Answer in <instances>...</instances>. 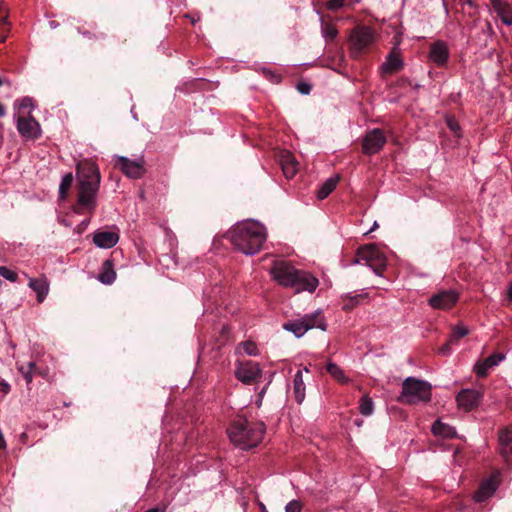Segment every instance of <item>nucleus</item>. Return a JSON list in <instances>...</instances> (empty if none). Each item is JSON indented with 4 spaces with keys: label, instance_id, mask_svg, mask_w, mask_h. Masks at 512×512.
<instances>
[{
    "label": "nucleus",
    "instance_id": "f3484780",
    "mask_svg": "<svg viewBox=\"0 0 512 512\" xmlns=\"http://www.w3.org/2000/svg\"><path fill=\"white\" fill-rule=\"evenodd\" d=\"M402 68L403 61L400 55V51L394 47L387 55L386 61L382 64L381 69L386 74H393L400 71Z\"/></svg>",
    "mask_w": 512,
    "mask_h": 512
},
{
    "label": "nucleus",
    "instance_id": "c756f323",
    "mask_svg": "<svg viewBox=\"0 0 512 512\" xmlns=\"http://www.w3.org/2000/svg\"><path fill=\"white\" fill-rule=\"evenodd\" d=\"M367 294H355L353 296H345L342 300V309L345 311L352 310L360 301L366 299Z\"/></svg>",
    "mask_w": 512,
    "mask_h": 512
},
{
    "label": "nucleus",
    "instance_id": "72a5a7b5",
    "mask_svg": "<svg viewBox=\"0 0 512 512\" xmlns=\"http://www.w3.org/2000/svg\"><path fill=\"white\" fill-rule=\"evenodd\" d=\"M18 370L26 380L27 384H30L33 380V374L36 372V365L34 362H29L27 366L18 365Z\"/></svg>",
    "mask_w": 512,
    "mask_h": 512
},
{
    "label": "nucleus",
    "instance_id": "39448f33",
    "mask_svg": "<svg viewBox=\"0 0 512 512\" xmlns=\"http://www.w3.org/2000/svg\"><path fill=\"white\" fill-rule=\"evenodd\" d=\"M431 385L414 377H407L402 383V393L398 400L406 404L429 402L431 399Z\"/></svg>",
    "mask_w": 512,
    "mask_h": 512
},
{
    "label": "nucleus",
    "instance_id": "c9c22d12",
    "mask_svg": "<svg viewBox=\"0 0 512 512\" xmlns=\"http://www.w3.org/2000/svg\"><path fill=\"white\" fill-rule=\"evenodd\" d=\"M0 276L11 282H16L18 279V274L15 271L10 270L6 266H0Z\"/></svg>",
    "mask_w": 512,
    "mask_h": 512
},
{
    "label": "nucleus",
    "instance_id": "bb28decb",
    "mask_svg": "<svg viewBox=\"0 0 512 512\" xmlns=\"http://www.w3.org/2000/svg\"><path fill=\"white\" fill-rule=\"evenodd\" d=\"M432 432L434 435L447 437V438L453 437L456 434V431L452 426L445 424V423L441 422L440 420H437L432 425Z\"/></svg>",
    "mask_w": 512,
    "mask_h": 512
},
{
    "label": "nucleus",
    "instance_id": "f257e3e1",
    "mask_svg": "<svg viewBox=\"0 0 512 512\" xmlns=\"http://www.w3.org/2000/svg\"><path fill=\"white\" fill-rule=\"evenodd\" d=\"M78 199L74 211L83 214L93 212L96 207V194L100 185V171L94 162L84 160L77 164Z\"/></svg>",
    "mask_w": 512,
    "mask_h": 512
},
{
    "label": "nucleus",
    "instance_id": "8fccbe9b",
    "mask_svg": "<svg viewBox=\"0 0 512 512\" xmlns=\"http://www.w3.org/2000/svg\"><path fill=\"white\" fill-rule=\"evenodd\" d=\"M466 3H467L470 7H472V8H475V7H476V4H475L474 0H466Z\"/></svg>",
    "mask_w": 512,
    "mask_h": 512
},
{
    "label": "nucleus",
    "instance_id": "f8f14e48",
    "mask_svg": "<svg viewBox=\"0 0 512 512\" xmlns=\"http://www.w3.org/2000/svg\"><path fill=\"white\" fill-rule=\"evenodd\" d=\"M17 129L26 138L37 139L40 136V125L32 116H18Z\"/></svg>",
    "mask_w": 512,
    "mask_h": 512
},
{
    "label": "nucleus",
    "instance_id": "de8ad7c7",
    "mask_svg": "<svg viewBox=\"0 0 512 512\" xmlns=\"http://www.w3.org/2000/svg\"><path fill=\"white\" fill-rule=\"evenodd\" d=\"M6 113L4 105L0 103V117H3Z\"/></svg>",
    "mask_w": 512,
    "mask_h": 512
},
{
    "label": "nucleus",
    "instance_id": "a18cd8bd",
    "mask_svg": "<svg viewBox=\"0 0 512 512\" xmlns=\"http://www.w3.org/2000/svg\"><path fill=\"white\" fill-rule=\"evenodd\" d=\"M300 320L306 321V320H316L315 315H305Z\"/></svg>",
    "mask_w": 512,
    "mask_h": 512
},
{
    "label": "nucleus",
    "instance_id": "ddd939ff",
    "mask_svg": "<svg viewBox=\"0 0 512 512\" xmlns=\"http://www.w3.org/2000/svg\"><path fill=\"white\" fill-rule=\"evenodd\" d=\"M119 241L118 230H97L93 235V243L104 249L114 247Z\"/></svg>",
    "mask_w": 512,
    "mask_h": 512
},
{
    "label": "nucleus",
    "instance_id": "dca6fc26",
    "mask_svg": "<svg viewBox=\"0 0 512 512\" xmlns=\"http://www.w3.org/2000/svg\"><path fill=\"white\" fill-rule=\"evenodd\" d=\"M429 58L437 66L445 65L449 58L447 45L443 41L434 42L430 47Z\"/></svg>",
    "mask_w": 512,
    "mask_h": 512
},
{
    "label": "nucleus",
    "instance_id": "e433bc0d",
    "mask_svg": "<svg viewBox=\"0 0 512 512\" xmlns=\"http://www.w3.org/2000/svg\"><path fill=\"white\" fill-rule=\"evenodd\" d=\"M32 107H33V102H32V99L29 97L23 98L19 103V110L21 113L30 114Z\"/></svg>",
    "mask_w": 512,
    "mask_h": 512
},
{
    "label": "nucleus",
    "instance_id": "3c124183",
    "mask_svg": "<svg viewBox=\"0 0 512 512\" xmlns=\"http://www.w3.org/2000/svg\"><path fill=\"white\" fill-rule=\"evenodd\" d=\"M228 331H229L228 325H223V327L221 329L222 334L228 333Z\"/></svg>",
    "mask_w": 512,
    "mask_h": 512
},
{
    "label": "nucleus",
    "instance_id": "a211bd4d",
    "mask_svg": "<svg viewBox=\"0 0 512 512\" xmlns=\"http://www.w3.org/2000/svg\"><path fill=\"white\" fill-rule=\"evenodd\" d=\"M491 6L505 25H512V5L510 3L505 0H491Z\"/></svg>",
    "mask_w": 512,
    "mask_h": 512
},
{
    "label": "nucleus",
    "instance_id": "9b49d317",
    "mask_svg": "<svg viewBox=\"0 0 512 512\" xmlns=\"http://www.w3.org/2000/svg\"><path fill=\"white\" fill-rule=\"evenodd\" d=\"M458 293L452 289L439 290L429 299V304L434 309H450L458 301Z\"/></svg>",
    "mask_w": 512,
    "mask_h": 512
},
{
    "label": "nucleus",
    "instance_id": "4c0bfd02",
    "mask_svg": "<svg viewBox=\"0 0 512 512\" xmlns=\"http://www.w3.org/2000/svg\"><path fill=\"white\" fill-rule=\"evenodd\" d=\"M448 128L454 133L455 136H460V126L455 118L448 117L446 120Z\"/></svg>",
    "mask_w": 512,
    "mask_h": 512
},
{
    "label": "nucleus",
    "instance_id": "c03bdc74",
    "mask_svg": "<svg viewBox=\"0 0 512 512\" xmlns=\"http://www.w3.org/2000/svg\"><path fill=\"white\" fill-rule=\"evenodd\" d=\"M326 34L329 38H334L337 35V31L334 28H327Z\"/></svg>",
    "mask_w": 512,
    "mask_h": 512
},
{
    "label": "nucleus",
    "instance_id": "2f4dec72",
    "mask_svg": "<svg viewBox=\"0 0 512 512\" xmlns=\"http://www.w3.org/2000/svg\"><path fill=\"white\" fill-rule=\"evenodd\" d=\"M359 411L363 416H370L374 411V403L368 395L361 397L359 401Z\"/></svg>",
    "mask_w": 512,
    "mask_h": 512
},
{
    "label": "nucleus",
    "instance_id": "a878e982",
    "mask_svg": "<svg viewBox=\"0 0 512 512\" xmlns=\"http://www.w3.org/2000/svg\"><path fill=\"white\" fill-rule=\"evenodd\" d=\"M338 181V177H331L327 179L317 191V198L323 200L328 197L336 188Z\"/></svg>",
    "mask_w": 512,
    "mask_h": 512
},
{
    "label": "nucleus",
    "instance_id": "5701e85b",
    "mask_svg": "<svg viewBox=\"0 0 512 512\" xmlns=\"http://www.w3.org/2000/svg\"><path fill=\"white\" fill-rule=\"evenodd\" d=\"M98 279L100 282L106 285H110L115 281L116 272L114 271V264L112 260L106 259L102 263Z\"/></svg>",
    "mask_w": 512,
    "mask_h": 512
},
{
    "label": "nucleus",
    "instance_id": "423d86ee",
    "mask_svg": "<svg viewBox=\"0 0 512 512\" xmlns=\"http://www.w3.org/2000/svg\"><path fill=\"white\" fill-rule=\"evenodd\" d=\"M356 263H364L369 266L376 275H382L386 269V256L376 245L369 244L357 249Z\"/></svg>",
    "mask_w": 512,
    "mask_h": 512
},
{
    "label": "nucleus",
    "instance_id": "7ed1b4c3",
    "mask_svg": "<svg viewBox=\"0 0 512 512\" xmlns=\"http://www.w3.org/2000/svg\"><path fill=\"white\" fill-rule=\"evenodd\" d=\"M273 279L284 287L301 291L313 292L319 282L316 277L306 271L298 270L285 260H276L270 269Z\"/></svg>",
    "mask_w": 512,
    "mask_h": 512
},
{
    "label": "nucleus",
    "instance_id": "b1692460",
    "mask_svg": "<svg viewBox=\"0 0 512 512\" xmlns=\"http://www.w3.org/2000/svg\"><path fill=\"white\" fill-rule=\"evenodd\" d=\"M28 286L37 293L38 302H43L49 291L47 280L45 278H30Z\"/></svg>",
    "mask_w": 512,
    "mask_h": 512
},
{
    "label": "nucleus",
    "instance_id": "6e6552de",
    "mask_svg": "<svg viewBox=\"0 0 512 512\" xmlns=\"http://www.w3.org/2000/svg\"><path fill=\"white\" fill-rule=\"evenodd\" d=\"M374 42L373 31L369 27H356L350 35L351 53L354 57H358Z\"/></svg>",
    "mask_w": 512,
    "mask_h": 512
},
{
    "label": "nucleus",
    "instance_id": "ea45409f",
    "mask_svg": "<svg viewBox=\"0 0 512 512\" xmlns=\"http://www.w3.org/2000/svg\"><path fill=\"white\" fill-rule=\"evenodd\" d=\"M311 89H312L311 85L307 82L301 81L297 84V90L301 94L308 95L310 93Z\"/></svg>",
    "mask_w": 512,
    "mask_h": 512
},
{
    "label": "nucleus",
    "instance_id": "aec40b11",
    "mask_svg": "<svg viewBox=\"0 0 512 512\" xmlns=\"http://www.w3.org/2000/svg\"><path fill=\"white\" fill-rule=\"evenodd\" d=\"M500 453L505 462L512 465V430H504L499 436Z\"/></svg>",
    "mask_w": 512,
    "mask_h": 512
},
{
    "label": "nucleus",
    "instance_id": "1a4fd4ad",
    "mask_svg": "<svg viewBox=\"0 0 512 512\" xmlns=\"http://www.w3.org/2000/svg\"><path fill=\"white\" fill-rule=\"evenodd\" d=\"M236 378L245 384H252L261 377L259 364L253 361L238 362L235 370Z\"/></svg>",
    "mask_w": 512,
    "mask_h": 512
},
{
    "label": "nucleus",
    "instance_id": "f03ea898",
    "mask_svg": "<svg viewBox=\"0 0 512 512\" xmlns=\"http://www.w3.org/2000/svg\"><path fill=\"white\" fill-rule=\"evenodd\" d=\"M234 247L246 254L253 255L258 253L266 239V228L257 221H244L237 223L226 234Z\"/></svg>",
    "mask_w": 512,
    "mask_h": 512
},
{
    "label": "nucleus",
    "instance_id": "4be33fe9",
    "mask_svg": "<svg viewBox=\"0 0 512 512\" xmlns=\"http://www.w3.org/2000/svg\"><path fill=\"white\" fill-rule=\"evenodd\" d=\"M281 166L286 178H292L298 171L299 164L290 152H285L281 156Z\"/></svg>",
    "mask_w": 512,
    "mask_h": 512
},
{
    "label": "nucleus",
    "instance_id": "393cba45",
    "mask_svg": "<svg viewBox=\"0 0 512 512\" xmlns=\"http://www.w3.org/2000/svg\"><path fill=\"white\" fill-rule=\"evenodd\" d=\"M293 392L297 403L301 404L305 399V384L302 370H298L293 379Z\"/></svg>",
    "mask_w": 512,
    "mask_h": 512
},
{
    "label": "nucleus",
    "instance_id": "79ce46f5",
    "mask_svg": "<svg viewBox=\"0 0 512 512\" xmlns=\"http://www.w3.org/2000/svg\"><path fill=\"white\" fill-rule=\"evenodd\" d=\"M343 6V0H330L328 2V8L332 10L339 9Z\"/></svg>",
    "mask_w": 512,
    "mask_h": 512
},
{
    "label": "nucleus",
    "instance_id": "7c9ffc66",
    "mask_svg": "<svg viewBox=\"0 0 512 512\" xmlns=\"http://www.w3.org/2000/svg\"><path fill=\"white\" fill-rule=\"evenodd\" d=\"M7 11L0 6V42H4L10 31V25L7 21Z\"/></svg>",
    "mask_w": 512,
    "mask_h": 512
},
{
    "label": "nucleus",
    "instance_id": "49530a36",
    "mask_svg": "<svg viewBox=\"0 0 512 512\" xmlns=\"http://www.w3.org/2000/svg\"><path fill=\"white\" fill-rule=\"evenodd\" d=\"M259 508L260 512H268L266 506L262 502H259Z\"/></svg>",
    "mask_w": 512,
    "mask_h": 512
},
{
    "label": "nucleus",
    "instance_id": "20e7f679",
    "mask_svg": "<svg viewBox=\"0 0 512 512\" xmlns=\"http://www.w3.org/2000/svg\"><path fill=\"white\" fill-rule=\"evenodd\" d=\"M264 433V423L249 421L243 417L235 419L227 429L230 441L243 450L256 447L262 441Z\"/></svg>",
    "mask_w": 512,
    "mask_h": 512
},
{
    "label": "nucleus",
    "instance_id": "9d476101",
    "mask_svg": "<svg viewBox=\"0 0 512 512\" xmlns=\"http://www.w3.org/2000/svg\"><path fill=\"white\" fill-rule=\"evenodd\" d=\"M386 143V137L381 129L375 128L369 131L362 141V151L366 155L378 153Z\"/></svg>",
    "mask_w": 512,
    "mask_h": 512
},
{
    "label": "nucleus",
    "instance_id": "0eeeda50",
    "mask_svg": "<svg viewBox=\"0 0 512 512\" xmlns=\"http://www.w3.org/2000/svg\"><path fill=\"white\" fill-rule=\"evenodd\" d=\"M114 167L131 179H140L147 172L143 156H139L136 159H130L125 156H115Z\"/></svg>",
    "mask_w": 512,
    "mask_h": 512
},
{
    "label": "nucleus",
    "instance_id": "37998d69",
    "mask_svg": "<svg viewBox=\"0 0 512 512\" xmlns=\"http://www.w3.org/2000/svg\"><path fill=\"white\" fill-rule=\"evenodd\" d=\"M504 301L507 303V304H510L512 302V284H510L507 292H506V296H505V299Z\"/></svg>",
    "mask_w": 512,
    "mask_h": 512
},
{
    "label": "nucleus",
    "instance_id": "603ef678",
    "mask_svg": "<svg viewBox=\"0 0 512 512\" xmlns=\"http://www.w3.org/2000/svg\"><path fill=\"white\" fill-rule=\"evenodd\" d=\"M265 390H266V387H264V388L261 390V392L259 393V396H260V397H262V396H263V394L265 393Z\"/></svg>",
    "mask_w": 512,
    "mask_h": 512
},
{
    "label": "nucleus",
    "instance_id": "412c9836",
    "mask_svg": "<svg viewBox=\"0 0 512 512\" xmlns=\"http://www.w3.org/2000/svg\"><path fill=\"white\" fill-rule=\"evenodd\" d=\"M497 489V482L494 478H489L481 483L479 489L474 494L476 502H483L491 497Z\"/></svg>",
    "mask_w": 512,
    "mask_h": 512
},
{
    "label": "nucleus",
    "instance_id": "2eb2a0df",
    "mask_svg": "<svg viewBox=\"0 0 512 512\" xmlns=\"http://www.w3.org/2000/svg\"><path fill=\"white\" fill-rule=\"evenodd\" d=\"M504 359L505 355L503 353H494L483 361L476 363L474 371L478 377H485L491 368L499 365Z\"/></svg>",
    "mask_w": 512,
    "mask_h": 512
},
{
    "label": "nucleus",
    "instance_id": "473e14b6",
    "mask_svg": "<svg viewBox=\"0 0 512 512\" xmlns=\"http://www.w3.org/2000/svg\"><path fill=\"white\" fill-rule=\"evenodd\" d=\"M73 183L72 173H67L63 178L59 186V196L61 199L67 197L68 191L70 190Z\"/></svg>",
    "mask_w": 512,
    "mask_h": 512
},
{
    "label": "nucleus",
    "instance_id": "cd10ccee",
    "mask_svg": "<svg viewBox=\"0 0 512 512\" xmlns=\"http://www.w3.org/2000/svg\"><path fill=\"white\" fill-rule=\"evenodd\" d=\"M235 353L238 355L246 354L248 356H257L259 354V350L253 341L247 340L237 345L235 348Z\"/></svg>",
    "mask_w": 512,
    "mask_h": 512
},
{
    "label": "nucleus",
    "instance_id": "6ab92c4d",
    "mask_svg": "<svg viewBox=\"0 0 512 512\" xmlns=\"http://www.w3.org/2000/svg\"><path fill=\"white\" fill-rule=\"evenodd\" d=\"M317 326L309 325V322H284L283 328L292 332L297 338L303 336L309 329L317 327L321 330H326L325 322H318Z\"/></svg>",
    "mask_w": 512,
    "mask_h": 512
},
{
    "label": "nucleus",
    "instance_id": "a19ab883",
    "mask_svg": "<svg viewBox=\"0 0 512 512\" xmlns=\"http://www.w3.org/2000/svg\"><path fill=\"white\" fill-rule=\"evenodd\" d=\"M454 343L455 342L452 339L449 338L447 343H445L444 345H442L439 348V353L442 354V355H450V353H451L450 346H451V344H454Z\"/></svg>",
    "mask_w": 512,
    "mask_h": 512
},
{
    "label": "nucleus",
    "instance_id": "f704fd0d",
    "mask_svg": "<svg viewBox=\"0 0 512 512\" xmlns=\"http://www.w3.org/2000/svg\"><path fill=\"white\" fill-rule=\"evenodd\" d=\"M469 333L468 328L462 325H456L453 330L452 334L450 335V339H452L455 343L462 337L466 336Z\"/></svg>",
    "mask_w": 512,
    "mask_h": 512
},
{
    "label": "nucleus",
    "instance_id": "58836bf2",
    "mask_svg": "<svg viewBox=\"0 0 512 512\" xmlns=\"http://www.w3.org/2000/svg\"><path fill=\"white\" fill-rule=\"evenodd\" d=\"M302 504L299 500H291L285 506V512H301Z\"/></svg>",
    "mask_w": 512,
    "mask_h": 512
},
{
    "label": "nucleus",
    "instance_id": "09e8293b",
    "mask_svg": "<svg viewBox=\"0 0 512 512\" xmlns=\"http://www.w3.org/2000/svg\"><path fill=\"white\" fill-rule=\"evenodd\" d=\"M9 390H10V386H9V384H8V383H4V384H3V391H4L5 393H8V392H9Z\"/></svg>",
    "mask_w": 512,
    "mask_h": 512
},
{
    "label": "nucleus",
    "instance_id": "4468645a",
    "mask_svg": "<svg viewBox=\"0 0 512 512\" xmlns=\"http://www.w3.org/2000/svg\"><path fill=\"white\" fill-rule=\"evenodd\" d=\"M481 399V393L475 389H463L456 397L457 403L460 407L467 411L475 408Z\"/></svg>",
    "mask_w": 512,
    "mask_h": 512
},
{
    "label": "nucleus",
    "instance_id": "c85d7f7f",
    "mask_svg": "<svg viewBox=\"0 0 512 512\" xmlns=\"http://www.w3.org/2000/svg\"><path fill=\"white\" fill-rule=\"evenodd\" d=\"M326 370L334 379L341 383H347L349 380L344 371L336 363L329 362L326 365Z\"/></svg>",
    "mask_w": 512,
    "mask_h": 512
}]
</instances>
